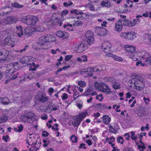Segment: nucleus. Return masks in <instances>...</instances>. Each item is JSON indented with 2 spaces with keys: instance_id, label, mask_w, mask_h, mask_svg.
<instances>
[{
  "instance_id": "nucleus-1",
  "label": "nucleus",
  "mask_w": 151,
  "mask_h": 151,
  "mask_svg": "<svg viewBox=\"0 0 151 151\" xmlns=\"http://www.w3.org/2000/svg\"><path fill=\"white\" fill-rule=\"evenodd\" d=\"M7 69L6 70L5 76L7 78H10V79L13 80L19 77V73H17L16 74H14L19 69V66L17 63H11L7 65ZM20 77V76H19Z\"/></svg>"
},
{
  "instance_id": "nucleus-2",
  "label": "nucleus",
  "mask_w": 151,
  "mask_h": 151,
  "mask_svg": "<svg viewBox=\"0 0 151 151\" xmlns=\"http://www.w3.org/2000/svg\"><path fill=\"white\" fill-rule=\"evenodd\" d=\"M132 78V83H134L136 89L138 91L142 90L145 86L143 78L139 75H134Z\"/></svg>"
},
{
  "instance_id": "nucleus-3",
  "label": "nucleus",
  "mask_w": 151,
  "mask_h": 151,
  "mask_svg": "<svg viewBox=\"0 0 151 151\" xmlns=\"http://www.w3.org/2000/svg\"><path fill=\"white\" fill-rule=\"evenodd\" d=\"M138 57L141 60H145V62L147 65H151V55L146 51H143L138 53Z\"/></svg>"
},
{
  "instance_id": "nucleus-4",
  "label": "nucleus",
  "mask_w": 151,
  "mask_h": 151,
  "mask_svg": "<svg viewBox=\"0 0 151 151\" xmlns=\"http://www.w3.org/2000/svg\"><path fill=\"white\" fill-rule=\"evenodd\" d=\"M38 20L37 17L33 16H28L23 19V22L27 25H34Z\"/></svg>"
},
{
  "instance_id": "nucleus-5",
  "label": "nucleus",
  "mask_w": 151,
  "mask_h": 151,
  "mask_svg": "<svg viewBox=\"0 0 151 151\" xmlns=\"http://www.w3.org/2000/svg\"><path fill=\"white\" fill-rule=\"evenodd\" d=\"M34 118V114L31 112H29L26 114L24 115L21 117L20 119L24 122L31 123L32 122V119Z\"/></svg>"
},
{
  "instance_id": "nucleus-6",
  "label": "nucleus",
  "mask_w": 151,
  "mask_h": 151,
  "mask_svg": "<svg viewBox=\"0 0 151 151\" xmlns=\"http://www.w3.org/2000/svg\"><path fill=\"white\" fill-rule=\"evenodd\" d=\"M9 54V51L6 49L2 48L0 50V61L4 60L7 58Z\"/></svg>"
},
{
  "instance_id": "nucleus-7",
  "label": "nucleus",
  "mask_w": 151,
  "mask_h": 151,
  "mask_svg": "<svg viewBox=\"0 0 151 151\" xmlns=\"http://www.w3.org/2000/svg\"><path fill=\"white\" fill-rule=\"evenodd\" d=\"M123 28V23L122 21L119 20L117 21L115 24L114 29L117 32L121 31Z\"/></svg>"
},
{
  "instance_id": "nucleus-8",
  "label": "nucleus",
  "mask_w": 151,
  "mask_h": 151,
  "mask_svg": "<svg viewBox=\"0 0 151 151\" xmlns=\"http://www.w3.org/2000/svg\"><path fill=\"white\" fill-rule=\"evenodd\" d=\"M111 45L108 41H105L102 44V49L105 52H108L110 50Z\"/></svg>"
},
{
  "instance_id": "nucleus-9",
  "label": "nucleus",
  "mask_w": 151,
  "mask_h": 151,
  "mask_svg": "<svg viewBox=\"0 0 151 151\" xmlns=\"http://www.w3.org/2000/svg\"><path fill=\"white\" fill-rule=\"evenodd\" d=\"M7 24L15 23L18 21L17 18L15 17L9 16L6 17L4 20Z\"/></svg>"
},
{
  "instance_id": "nucleus-10",
  "label": "nucleus",
  "mask_w": 151,
  "mask_h": 151,
  "mask_svg": "<svg viewBox=\"0 0 151 151\" xmlns=\"http://www.w3.org/2000/svg\"><path fill=\"white\" fill-rule=\"evenodd\" d=\"M87 48L86 45L83 43H81L79 45L76 46L75 47V50L78 52H81Z\"/></svg>"
},
{
  "instance_id": "nucleus-11",
  "label": "nucleus",
  "mask_w": 151,
  "mask_h": 151,
  "mask_svg": "<svg viewBox=\"0 0 151 151\" xmlns=\"http://www.w3.org/2000/svg\"><path fill=\"white\" fill-rule=\"evenodd\" d=\"M57 35L59 37L63 39H66L68 37V34L65 31H59L56 33Z\"/></svg>"
},
{
  "instance_id": "nucleus-12",
  "label": "nucleus",
  "mask_w": 151,
  "mask_h": 151,
  "mask_svg": "<svg viewBox=\"0 0 151 151\" xmlns=\"http://www.w3.org/2000/svg\"><path fill=\"white\" fill-rule=\"evenodd\" d=\"M106 29L102 27H96L95 28V32L96 34L100 36L104 35Z\"/></svg>"
},
{
  "instance_id": "nucleus-13",
  "label": "nucleus",
  "mask_w": 151,
  "mask_h": 151,
  "mask_svg": "<svg viewBox=\"0 0 151 151\" xmlns=\"http://www.w3.org/2000/svg\"><path fill=\"white\" fill-rule=\"evenodd\" d=\"M100 91L107 94L111 93V92L110 91L109 87L106 84L104 83V84H103L102 87Z\"/></svg>"
},
{
  "instance_id": "nucleus-14",
  "label": "nucleus",
  "mask_w": 151,
  "mask_h": 151,
  "mask_svg": "<svg viewBox=\"0 0 151 151\" xmlns=\"http://www.w3.org/2000/svg\"><path fill=\"white\" fill-rule=\"evenodd\" d=\"M43 73L41 72H38L36 73L32 72L30 74V77L31 79L32 78H37L43 75Z\"/></svg>"
},
{
  "instance_id": "nucleus-15",
  "label": "nucleus",
  "mask_w": 151,
  "mask_h": 151,
  "mask_svg": "<svg viewBox=\"0 0 151 151\" xmlns=\"http://www.w3.org/2000/svg\"><path fill=\"white\" fill-rule=\"evenodd\" d=\"M81 121V118L79 116H77L72 122V124L74 127H77L80 124Z\"/></svg>"
},
{
  "instance_id": "nucleus-16",
  "label": "nucleus",
  "mask_w": 151,
  "mask_h": 151,
  "mask_svg": "<svg viewBox=\"0 0 151 151\" xmlns=\"http://www.w3.org/2000/svg\"><path fill=\"white\" fill-rule=\"evenodd\" d=\"M137 34L134 32H127V39L132 40L136 37Z\"/></svg>"
},
{
  "instance_id": "nucleus-17",
  "label": "nucleus",
  "mask_w": 151,
  "mask_h": 151,
  "mask_svg": "<svg viewBox=\"0 0 151 151\" xmlns=\"http://www.w3.org/2000/svg\"><path fill=\"white\" fill-rule=\"evenodd\" d=\"M46 39V40L47 42H53L56 40V39L55 37L53 36L50 35H44Z\"/></svg>"
},
{
  "instance_id": "nucleus-18",
  "label": "nucleus",
  "mask_w": 151,
  "mask_h": 151,
  "mask_svg": "<svg viewBox=\"0 0 151 151\" xmlns=\"http://www.w3.org/2000/svg\"><path fill=\"white\" fill-rule=\"evenodd\" d=\"M33 32L31 27H28L24 29V34L27 36H30Z\"/></svg>"
},
{
  "instance_id": "nucleus-19",
  "label": "nucleus",
  "mask_w": 151,
  "mask_h": 151,
  "mask_svg": "<svg viewBox=\"0 0 151 151\" xmlns=\"http://www.w3.org/2000/svg\"><path fill=\"white\" fill-rule=\"evenodd\" d=\"M124 48L127 52L130 53H134L135 50V47L132 46L126 45L124 46Z\"/></svg>"
},
{
  "instance_id": "nucleus-20",
  "label": "nucleus",
  "mask_w": 151,
  "mask_h": 151,
  "mask_svg": "<svg viewBox=\"0 0 151 151\" xmlns=\"http://www.w3.org/2000/svg\"><path fill=\"white\" fill-rule=\"evenodd\" d=\"M28 65H29V70L32 71H35L37 68L39 67V65L38 64L36 65L34 62L29 63Z\"/></svg>"
},
{
  "instance_id": "nucleus-21",
  "label": "nucleus",
  "mask_w": 151,
  "mask_h": 151,
  "mask_svg": "<svg viewBox=\"0 0 151 151\" xmlns=\"http://www.w3.org/2000/svg\"><path fill=\"white\" fill-rule=\"evenodd\" d=\"M101 5L103 7L109 8L111 6V3L109 0L103 1L101 3Z\"/></svg>"
},
{
  "instance_id": "nucleus-22",
  "label": "nucleus",
  "mask_w": 151,
  "mask_h": 151,
  "mask_svg": "<svg viewBox=\"0 0 151 151\" xmlns=\"http://www.w3.org/2000/svg\"><path fill=\"white\" fill-rule=\"evenodd\" d=\"M30 58L29 57H25L21 58L20 60L22 64H27V65H28L29 63L28 62L30 61Z\"/></svg>"
},
{
  "instance_id": "nucleus-23",
  "label": "nucleus",
  "mask_w": 151,
  "mask_h": 151,
  "mask_svg": "<svg viewBox=\"0 0 151 151\" xmlns=\"http://www.w3.org/2000/svg\"><path fill=\"white\" fill-rule=\"evenodd\" d=\"M96 107L100 110H103L107 108V106L105 104L98 103L95 106Z\"/></svg>"
},
{
  "instance_id": "nucleus-24",
  "label": "nucleus",
  "mask_w": 151,
  "mask_h": 151,
  "mask_svg": "<svg viewBox=\"0 0 151 151\" xmlns=\"http://www.w3.org/2000/svg\"><path fill=\"white\" fill-rule=\"evenodd\" d=\"M45 24L47 26L50 27L53 26L52 18H47L46 19L45 21Z\"/></svg>"
},
{
  "instance_id": "nucleus-25",
  "label": "nucleus",
  "mask_w": 151,
  "mask_h": 151,
  "mask_svg": "<svg viewBox=\"0 0 151 151\" xmlns=\"http://www.w3.org/2000/svg\"><path fill=\"white\" fill-rule=\"evenodd\" d=\"M139 142L141 143V145H138L137 148L140 150L139 151H144L146 149V147L144 146L145 144L141 140L139 141Z\"/></svg>"
},
{
  "instance_id": "nucleus-26",
  "label": "nucleus",
  "mask_w": 151,
  "mask_h": 151,
  "mask_svg": "<svg viewBox=\"0 0 151 151\" xmlns=\"http://www.w3.org/2000/svg\"><path fill=\"white\" fill-rule=\"evenodd\" d=\"M5 32L6 34L9 35H13L14 32V29L12 27L8 28L6 29Z\"/></svg>"
},
{
  "instance_id": "nucleus-27",
  "label": "nucleus",
  "mask_w": 151,
  "mask_h": 151,
  "mask_svg": "<svg viewBox=\"0 0 151 151\" xmlns=\"http://www.w3.org/2000/svg\"><path fill=\"white\" fill-rule=\"evenodd\" d=\"M104 84V83H102L101 82L98 83L96 82L94 84V86L96 89L100 91H101L102 87L103 84Z\"/></svg>"
},
{
  "instance_id": "nucleus-28",
  "label": "nucleus",
  "mask_w": 151,
  "mask_h": 151,
  "mask_svg": "<svg viewBox=\"0 0 151 151\" xmlns=\"http://www.w3.org/2000/svg\"><path fill=\"white\" fill-rule=\"evenodd\" d=\"M36 48L39 50L44 49H47V47L45 45L41 44L39 43V42H38L37 43V47Z\"/></svg>"
},
{
  "instance_id": "nucleus-29",
  "label": "nucleus",
  "mask_w": 151,
  "mask_h": 151,
  "mask_svg": "<svg viewBox=\"0 0 151 151\" xmlns=\"http://www.w3.org/2000/svg\"><path fill=\"white\" fill-rule=\"evenodd\" d=\"M131 58L134 61L137 60L138 59V55L135 53H132L130 55Z\"/></svg>"
},
{
  "instance_id": "nucleus-30",
  "label": "nucleus",
  "mask_w": 151,
  "mask_h": 151,
  "mask_svg": "<svg viewBox=\"0 0 151 151\" xmlns=\"http://www.w3.org/2000/svg\"><path fill=\"white\" fill-rule=\"evenodd\" d=\"M2 104L4 105H8L11 103L10 100L7 97L2 99Z\"/></svg>"
},
{
  "instance_id": "nucleus-31",
  "label": "nucleus",
  "mask_w": 151,
  "mask_h": 151,
  "mask_svg": "<svg viewBox=\"0 0 151 151\" xmlns=\"http://www.w3.org/2000/svg\"><path fill=\"white\" fill-rule=\"evenodd\" d=\"M16 28L17 29H18L19 31H20L18 32L17 35L19 37H20L22 35H23V33L22 30V27L21 26H19V27L17 26Z\"/></svg>"
},
{
  "instance_id": "nucleus-32",
  "label": "nucleus",
  "mask_w": 151,
  "mask_h": 151,
  "mask_svg": "<svg viewBox=\"0 0 151 151\" xmlns=\"http://www.w3.org/2000/svg\"><path fill=\"white\" fill-rule=\"evenodd\" d=\"M103 120L105 124H108L110 121V118L108 116L106 115L103 116Z\"/></svg>"
},
{
  "instance_id": "nucleus-33",
  "label": "nucleus",
  "mask_w": 151,
  "mask_h": 151,
  "mask_svg": "<svg viewBox=\"0 0 151 151\" xmlns=\"http://www.w3.org/2000/svg\"><path fill=\"white\" fill-rule=\"evenodd\" d=\"M46 40L45 36L44 35L39 38L38 42H39V43H41V44L45 45V43L47 42Z\"/></svg>"
},
{
  "instance_id": "nucleus-34",
  "label": "nucleus",
  "mask_w": 151,
  "mask_h": 151,
  "mask_svg": "<svg viewBox=\"0 0 151 151\" xmlns=\"http://www.w3.org/2000/svg\"><path fill=\"white\" fill-rule=\"evenodd\" d=\"M52 18L53 26L58 25V23L60 21L59 20V18L58 17H56Z\"/></svg>"
},
{
  "instance_id": "nucleus-35",
  "label": "nucleus",
  "mask_w": 151,
  "mask_h": 151,
  "mask_svg": "<svg viewBox=\"0 0 151 151\" xmlns=\"http://www.w3.org/2000/svg\"><path fill=\"white\" fill-rule=\"evenodd\" d=\"M92 90V89L91 88L88 89L85 91V92L83 93L82 95L86 96L90 95Z\"/></svg>"
},
{
  "instance_id": "nucleus-36",
  "label": "nucleus",
  "mask_w": 151,
  "mask_h": 151,
  "mask_svg": "<svg viewBox=\"0 0 151 151\" xmlns=\"http://www.w3.org/2000/svg\"><path fill=\"white\" fill-rule=\"evenodd\" d=\"M112 87L115 89H118L120 88V85L116 81L112 84Z\"/></svg>"
},
{
  "instance_id": "nucleus-37",
  "label": "nucleus",
  "mask_w": 151,
  "mask_h": 151,
  "mask_svg": "<svg viewBox=\"0 0 151 151\" xmlns=\"http://www.w3.org/2000/svg\"><path fill=\"white\" fill-rule=\"evenodd\" d=\"M12 6L14 7L18 8H22L23 7V6L22 5L19 4L17 2H15L14 3L11 4Z\"/></svg>"
},
{
  "instance_id": "nucleus-38",
  "label": "nucleus",
  "mask_w": 151,
  "mask_h": 151,
  "mask_svg": "<svg viewBox=\"0 0 151 151\" xmlns=\"http://www.w3.org/2000/svg\"><path fill=\"white\" fill-rule=\"evenodd\" d=\"M73 96H74V100H75L79 96V93L77 91V90L75 89L73 90Z\"/></svg>"
},
{
  "instance_id": "nucleus-39",
  "label": "nucleus",
  "mask_w": 151,
  "mask_h": 151,
  "mask_svg": "<svg viewBox=\"0 0 151 151\" xmlns=\"http://www.w3.org/2000/svg\"><path fill=\"white\" fill-rule=\"evenodd\" d=\"M112 57L116 60L119 62L123 61V59L121 57L116 56V55H113Z\"/></svg>"
},
{
  "instance_id": "nucleus-40",
  "label": "nucleus",
  "mask_w": 151,
  "mask_h": 151,
  "mask_svg": "<svg viewBox=\"0 0 151 151\" xmlns=\"http://www.w3.org/2000/svg\"><path fill=\"white\" fill-rule=\"evenodd\" d=\"M70 139L72 142L73 143H77L78 141L77 137L75 136V135H73L70 137Z\"/></svg>"
},
{
  "instance_id": "nucleus-41",
  "label": "nucleus",
  "mask_w": 151,
  "mask_h": 151,
  "mask_svg": "<svg viewBox=\"0 0 151 151\" xmlns=\"http://www.w3.org/2000/svg\"><path fill=\"white\" fill-rule=\"evenodd\" d=\"M69 26L70 27H71L72 26V25L71 24H70L68 23H67L66 24H65L63 25V27L65 28H66L67 30L70 31H73V29H70L69 28Z\"/></svg>"
},
{
  "instance_id": "nucleus-42",
  "label": "nucleus",
  "mask_w": 151,
  "mask_h": 151,
  "mask_svg": "<svg viewBox=\"0 0 151 151\" xmlns=\"http://www.w3.org/2000/svg\"><path fill=\"white\" fill-rule=\"evenodd\" d=\"M105 80L108 82L114 83L115 81V80L113 78L107 77L105 78Z\"/></svg>"
},
{
  "instance_id": "nucleus-43",
  "label": "nucleus",
  "mask_w": 151,
  "mask_h": 151,
  "mask_svg": "<svg viewBox=\"0 0 151 151\" xmlns=\"http://www.w3.org/2000/svg\"><path fill=\"white\" fill-rule=\"evenodd\" d=\"M130 24H129V27H133L135 26L136 24L137 23V22L136 19H133L132 20L130 21Z\"/></svg>"
},
{
  "instance_id": "nucleus-44",
  "label": "nucleus",
  "mask_w": 151,
  "mask_h": 151,
  "mask_svg": "<svg viewBox=\"0 0 151 151\" xmlns=\"http://www.w3.org/2000/svg\"><path fill=\"white\" fill-rule=\"evenodd\" d=\"M47 100V98L46 97H44L42 95L41 97L39 99V101L41 102H44L46 101Z\"/></svg>"
},
{
  "instance_id": "nucleus-45",
  "label": "nucleus",
  "mask_w": 151,
  "mask_h": 151,
  "mask_svg": "<svg viewBox=\"0 0 151 151\" xmlns=\"http://www.w3.org/2000/svg\"><path fill=\"white\" fill-rule=\"evenodd\" d=\"M86 6V7L88 8L91 11H95V9L93 5L90 3H89L87 4Z\"/></svg>"
},
{
  "instance_id": "nucleus-46",
  "label": "nucleus",
  "mask_w": 151,
  "mask_h": 151,
  "mask_svg": "<svg viewBox=\"0 0 151 151\" xmlns=\"http://www.w3.org/2000/svg\"><path fill=\"white\" fill-rule=\"evenodd\" d=\"M131 138L132 140H136L137 139V136L135 135V132L134 131L131 132Z\"/></svg>"
},
{
  "instance_id": "nucleus-47",
  "label": "nucleus",
  "mask_w": 151,
  "mask_h": 151,
  "mask_svg": "<svg viewBox=\"0 0 151 151\" xmlns=\"http://www.w3.org/2000/svg\"><path fill=\"white\" fill-rule=\"evenodd\" d=\"M124 26H129V24H130V20L124 19L122 21Z\"/></svg>"
},
{
  "instance_id": "nucleus-48",
  "label": "nucleus",
  "mask_w": 151,
  "mask_h": 151,
  "mask_svg": "<svg viewBox=\"0 0 151 151\" xmlns=\"http://www.w3.org/2000/svg\"><path fill=\"white\" fill-rule=\"evenodd\" d=\"M86 84V82L83 81H79L78 83V85L81 87H83L85 86Z\"/></svg>"
},
{
  "instance_id": "nucleus-49",
  "label": "nucleus",
  "mask_w": 151,
  "mask_h": 151,
  "mask_svg": "<svg viewBox=\"0 0 151 151\" xmlns=\"http://www.w3.org/2000/svg\"><path fill=\"white\" fill-rule=\"evenodd\" d=\"M5 43L7 45H10L12 44V40L11 39L6 38L4 40Z\"/></svg>"
},
{
  "instance_id": "nucleus-50",
  "label": "nucleus",
  "mask_w": 151,
  "mask_h": 151,
  "mask_svg": "<svg viewBox=\"0 0 151 151\" xmlns=\"http://www.w3.org/2000/svg\"><path fill=\"white\" fill-rule=\"evenodd\" d=\"M8 119V116L4 115L3 118H0V124L6 121Z\"/></svg>"
},
{
  "instance_id": "nucleus-51",
  "label": "nucleus",
  "mask_w": 151,
  "mask_h": 151,
  "mask_svg": "<svg viewBox=\"0 0 151 151\" xmlns=\"http://www.w3.org/2000/svg\"><path fill=\"white\" fill-rule=\"evenodd\" d=\"M24 79L25 80H28L31 79V78L30 77V74L29 73H25L24 75Z\"/></svg>"
},
{
  "instance_id": "nucleus-52",
  "label": "nucleus",
  "mask_w": 151,
  "mask_h": 151,
  "mask_svg": "<svg viewBox=\"0 0 151 151\" xmlns=\"http://www.w3.org/2000/svg\"><path fill=\"white\" fill-rule=\"evenodd\" d=\"M117 141L118 143H120L121 144H122L124 142V140L123 138L121 136H120L117 138Z\"/></svg>"
},
{
  "instance_id": "nucleus-53",
  "label": "nucleus",
  "mask_w": 151,
  "mask_h": 151,
  "mask_svg": "<svg viewBox=\"0 0 151 151\" xmlns=\"http://www.w3.org/2000/svg\"><path fill=\"white\" fill-rule=\"evenodd\" d=\"M109 130L110 132L114 133H116L117 132V130L116 129L113 128V127L111 125H110L109 126Z\"/></svg>"
},
{
  "instance_id": "nucleus-54",
  "label": "nucleus",
  "mask_w": 151,
  "mask_h": 151,
  "mask_svg": "<svg viewBox=\"0 0 151 151\" xmlns=\"http://www.w3.org/2000/svg\"><path fill=\"white\" fill-rule=\"evenodd\" d=\"M127 32H123L119 34L120 36L123 38L127 39Z\"/></svg>"
},
{
  "instance_id": "nucleus-55",
  "label": "nucleus",
  "mask_w": 151,
  "mask_h": 151,
  "mask_svg": "<svg viewBox=\"0 0 151 151\" xmlns=\"http://www.w3.org/2000/svg\"><path fill=\"white\" fill-rule=\"evenodd\" d=\"M83 22L82 21L80 20H78L75 22L73 24V25L74 26H78L79 25H82Z\"/></svg>"
},
{
  "instance_id": "nucleus-56",
  "label": "nucleus",
  "mask_w": 151,
  "mask_h": 151,
  "mask_svg": "<svg viewBox=\"0 0 151 151\" xmlns=\"http://www.w3.org/2000/svg\"><path fill=\"white\" fill-rule=\"evenodd\" d=\"M96 99L97 100H99L100 101H101L103 99L102 94H100L99 95H97L96 97Z\"/></svg>"
},
{
  "instance_id": "nucleus-57",
  "label": "nucleus",
  "mask_w": 151,
  "mask_h": 151,
  "mask_svg": "<svg viewBox=\"0 0 151 151\" xmlns=\"http://www.w3.org/2000/svg\"><path fill=\"white\" fill-rule=\"evenodd\" d=\"M73 3L71 1H68V3L65 2L63 3V6H64L68 7L69 6H71L73 4Z\"/></svg>"
},
{
  "instance_id": "nucleus-58",
  "label": "nucleus",
  "mask_w": 151,
  "mask_h": 151,
  "mask_svg": "<svg viewBox=\"0 0 151 151\" xmlns=\"http://www.w3.org/2000/svg\"><path fill=\"white\" fill-rule=\"evenodd\" d=\"M93 32L91 30H89L87 31L86 33V37H88V36L93 35Z\"/></svg>"
},
{
  "instance_id": "nucleus-59",
  "label": "nucleus",
  "mask_w": 151,
  "mask_h": 151,
  "mask_svg": "<svg viewBox=\"0 0 151 151\" xmlns=\"http://www.w3.org/2000/svg\"><path fill=\"white\" fill-rule=\"evenodd\" d=\"M87 112H83L81 113L80 115V116H79L81 118V119H82V120H83V119H84L85 116L87 115Z\"/></svg>"
},
{
  "instance_id": "nucleus-60",
  "label": "nucleus",
  "mask_w": 151,
  "mask_h": 151,
  "mask_svg": "<svg viewBox=\"0 0 151 151\" xmlns=\"http://www.w3.org/2000/svg\"><path fill=\"white\" fill-rule=\"evenodd\" d=\"M45 28L42 26L38 27L36 29L35 31H38L39 32H42L45 30Z\"/></svg>"
},
{
  "instance_id": "nucleus-61",
  "label": "nucleus",
  "mask_w": 151,
  "mask_h": 151,
  "mask_svg": "<svg viewBox=\"0 0 151 151\" xmlns=\"http://www.w3.org/2000/svg\"><path fill=\"white\" fill-rule=\"evenodd\" d=\"M136 65L137 66L140 65L141 66H143L145 65V63H142V61H139L136 62Z\"/></svg>"
},
{
  "instance_id": "nucleus-62",
  "label": "nucleus",
  "mask_w": 151,
  "mask_h": 151,
  "mask_svg": "<svg viewBox=\"0 0 151 151\" xmlns=\"http://www.w3.org/2000/svg\"><path fill=\"white\" fill-rule=\"evenodd\" d=\"M88 40H88V39H86L88 45H91L93 43L94 41V37H93V40L92 41V39H91V38H89Z\"/></svg>"
},
{
  "instance_id": "nucleus-63",
  "label": "nucleus",
  "mask_w": 151,
  "mask_h": 151,
  "mask_svg": "<svg viewBox=\"0 0 151 151\" xmlns=\"http://www.w3.org/2000/svg\"><path fill=\"white\" fill-rule=\"evenodd\" d=\"M94 67H93L87 68V73H90L94 72Z\"/></svg>"
},
{
  "instance_id": "nucleus-64",
  "label": "nucleus",
  "mask_w": 151,
  "mask_h": 151,
  "mask_svg": "<svg viewBox=\"0 0 151 151\" xmlns=\"http://www.w3.org/2000/svg\"><path fill=\"white\" fill-rule=\"evenodd\" d=\"M28 45H26L22 49L20 50L19 51V50H17L16 51V52H25L26 51V50L28 48Z\"/></svg>"
}]
</instances>
